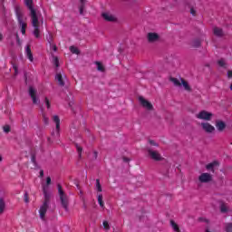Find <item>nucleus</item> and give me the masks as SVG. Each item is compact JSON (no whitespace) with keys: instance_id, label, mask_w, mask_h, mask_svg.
<instances>
[{"instance_id":"obj_1","label":"nucleus","mask_w":232,"mask_h":232,"mask_svg":"<svg viewBox=\"0 0 232 232\" xmlns=\"http://www.w3.org/2000/svg\"><path fill=\"white\" fill-rule=\"evenodd\" d=\"M43 191H44V204L40 208L39 214H40V218H42V220H44V217H46V212L48 211V208L50 206V198H52V196L50 195V193H48L46 187L43 188Z\"/></svg>"},{"instance_id":"obj_2","label":"nucleus","mask_w":232,"mask_h":232,"mask_svg":"<svg viewBox=\"0 0 232 232\" xmlns=\"http://www.w3.org/2000/svg\"><path fill=\"white\" fill-rule=\"evenodd\" d=\"M14 12H15V15H16L18 24L21 28L22 34L25 35L26 34V27L28 26V24H26V22H24V14H23V9H21L20 6L16 5L14 7Z\"/></svg>"},{"instance_id":"obj_3","label":"nucleus","mask_w":232,"mask_h":232,"mask_svg":"<svg viewBox=\"0 0 232 232\" xmlns=\"http://www.w3.org/2000/svg\"><path fill=\"white\" fill-rule=\"evenodd\" d=\"M57 188L62 207L63 208V209H65V211H68V196L66 195V193H64V190H63V186H61V184H58Z\"/></svg>"},{"instance_id":"obj_4","label":"nucleus","mask_w":232,"mask_h":232,"mask_svg":"<svg viewBox=\"0 0 232 232\" xmlns=\"http://www.w3.org/2000/svg\"><path fill=\"white\" fill-rule=\"evenodd\" d=\"M31 23L34 27L33 34L36 39H39L41 37V30L39 29V17L36 16H31Z\"/></svg>"},{"instance_id":"obj_5","label":"nucleus","mask_w":232,"mask_h":232,"mask_svg":"<svg viewBox=\"0 0 232 232\" xmlns=\"http://www.w3.org/2000/svg\"><path fill=\"white\" fill-rule=\"evenodd\" d=\"M149 157H150V159L152 160H155L156 162H160V160H163L164 158H162V156L160 155V153H159V151L157 150H153L151 149H147Z\"/></svg>"},{"instance_id":"obj_6","label":"nucleus","mask_w":232,"mask_h":232,"mask_svg":"<svg viewBox=\"0 0 232 232\" xmlns=\"http://www.w3.org/2000/svg\"><path fill=\"white\" fill-rule=\"evenodd\" d=\"M196 117L200 121H211V119H213V113L207 111H201L196 115Z\"/></svg>"},{"instance_id":"obj_7","label":"nucleus","mask_w":232,"mask_h":232,"mask_svg":"<svg viewBox=\"0 0 232 232\" xmlns=\"http://www.w3.org/2000/svg\"><path fill=\"white\" fill-rule=\"evenodd\" d=\"M53 121L56 124V131L53 132V137L57 139V137H60L61 135V119L59 118V116L54 115L53 116Z\"/></svg>"},{"instance_id":"obj_8","label":"nucleus","mask_w":232,"mask_h":232,"mask_svg":"<svg viewBox=\"0 0 232 232\" xmlns=\"http://www.w3.org/2000/svg\"><path fill=\"white\" fill-rule=\"evenodd\" d=\"M213 180V175L210 173L205 172L198 176V181L201 184H209Z\"/></svg>"},{"instance_id":"obj_9","label":"nucleus","mask_w":232,"mask_h":232,"mask_svg":"<svg viewBox=\"0 0 232 232\" xmlns=\"http://www.w3.org/2000/svg\"><path fill=\"white\" fill-rule=\"evenodd\" d=\"M24 3L30 11V17L37 16V12L34 8V0H24Z\"/></svg>"},{"instance_id":"obj_10","label":"nucleus","mask_w":232,"mask_h":232,"mask_svg":"<svg viewBox=\"0 0 232 232\" xmlns=\"http://www.w3.org/2000/svg\"><path fill=\"white\" fill-rule=\"evenodd\" d=\"M139 101L141 106L149 111H151L153 110V104H151V102H150L148 100L144 99V97L140 96Z\"/></svg>"},{"instance_id":"obj_11","label":"nucleus","mask_w":232,"mask_h":232,"mask_svg":"<svg viewBox=\"0 0 232 232\" xmlns=\"http://www.w3.org/2000/svg\"><path fill=\"white\" fill-rule=\"evenodd\" d=\"M147 41L150 44L158 43V41H160V36L157 33H149L147 34Z\"/></svg>"},{"instance_id":"obj_12","label":"nucleus","mask_w":232,"mask_h":232,"mask_svg":"<svg viewBox=\"0 0 232 232\" xmlns=\"http://www.w3.org/2000/svg\"><path fill=\"white\" fill-rule=\"evenodd\" d=\"M29 95L33 101V104H39V98H37V92L34 87H29Z\"/></svg>"},{"instance_id":"obj_13","label":"nucleus","mask_w":232,"mask_h":232,"mask_svg":"<svg viewBox=\"0 0 232 232\" xmlns=\"http://www.w3.org/2000/svg\"><path fill=\"white\" fill-rule=\"evenodd\" d=\"M201 128L206 133H213V131H215V127L209 122H202Z\"/></svg>"},{"instance_id":"obj_14","label":"nucleus","mask_w":232,"mask_h":232,"mask_svg":"<svg viewBox=\"0 0 232 232\" xmlns=\"http://www.w3.org/2000/svg\"><path fill=\"white\" fill-rule=\"evenodd\" d=\"M102 16L104 19V21H107L108 23H115V21H117V18L110 13H103Z\"/></svg>"},{"instance_id":"obj_15","label":"nucleus","mask_w":232,"mask_h":232,"mask_svg":"<svg viewBox=\"0 0 232 232\" xmlns=\"http://www.w3.org/2000/svg\"><path fill=\"white\" fill-rule=\"evenodd\" d=\"M226 122H224L223 121L218 120L216 121V128L218 130V131H219V133H222V131H224V130H226Z\"/></svg>"},{"instance_id":"obj_16","label":"nucleus","mask_w":232,"mask_h":232,"mask_svg":"<svg viewBox=\"0 0 232 232\" xmlns=\"http://www.w3.org/2000/svg\"><path fill=\"white\" fill-rule=\"evenodd\" d=\"M25 53H26L27 59H29L31 63H34V54L32 53V48H30V45L26 46Z\"/></svg>"},{"instance_id":"obj_17","label":"nucleus","mask_w":232,"mask_h":232,"mask_svg":"<svg viewBox=\"0 0 232 232\" xmlns=\"http://www.w3.org/2000/svg\"><path fill=\"white\" fill-rule=\"evenodd\" d=\"M218 166V161H213L211 163H208L206 165V169L208 171H212V173H215V167Z\"/></svg>"},{"instance_id":"obj_18","label":"nucleus","mask_w":232,"mask_h":232,"mask_svg":"<svg viewBox=\"0 0 232 232\" xmlns=\"http://www.w3.org/2000/svg\"><path fill=\"white\" fill-rule=\"evenodd\" d=\"M213 34H214V35H216L217 37H222V36H224V31H223L222 28H220V27H214V28H213Z\"/></svg>"},{"instance_id":"obj_19","label":"nucleus","mask_w":232,"mask_h":232,"mask_svg":"<svg viewBox=\"0 0 232 232\" xmlns=\"http://www.w3.org/2000/svg\"><path fill=\"white\" fill-rule=\"evenodd\" d=\"M55 80L58 82L60 86H64V80L63 79V74H61V72L56 74Z\"/></svg>"},{"instance_id":"obj_20","label":"nucleus","mask_w":232,"mask_h":232,"mask_svg":"<svg viewBox=\"0 0 232 232\" xmlns=\"http://www.w3.org/2000/svg\"><path fill=\"white\" fill-rule=\"evenodd\" d=\"M84 8H86V0H80V14L82 15L84 14Z\"/></svg>"},{"instance_id":"obj_21","label":"nucleus","mask_w":232,"mask_h":232,"mask_svg":"<svg viewBox=\"0 0 232 232\" xmlns=\"http://www.w3.org/2000/svg\"><path fill=\"white\" fill-rule=\"evenodd\" d=\"M5 208H6V204L5 203V200L0 198V215H3L5 213Z\"/></svg>"},{"instance_id":"obj_22","label":"nucleus","mask_w":232,"mask_h":232,"mask_svg":"<svg viewBox=\"0 0 232 232\" xmlns=\"http://www.w3.org/2000/svg\"><path fill=\"white\" fill-rule=\"evenodd\" d=\"M181 84L184 87V90H186V92H191V87L189 86V83L186 82V80L181 79Z\"/></svg>"},{"instance_id":"obj_23","label":"nucleus","mask_w":232,"mask_h":232,"mask_svg":"<svg viewBox=\"0 0 232 232\" xmlns=\"http://www.w3.org/2000/svg\"><path fill=\"white\" fill-rule=\"evenodd\" d=\"M170 226H171L173 231L180 232V228L179 227V225L175 221L170 220Z\"/></svg>"},{"instance_id":"obj_24","label":"nucleus","mask_w":232,"mask_h":232,"mask_svg":"<svg viewBox=\"0 0 232 232\" xmlns=\"http://www.w3.org/2000/svg\"><path fill=\"white\" fill-rule=\"evenodd\" d=\"M69 50L75 55H79V53H81V51H79V49L73 45L70 46Z\"/></svg>"},{"instance_id":"obj_25","label":"nucleus","mask_w":232,"mask_h":232,"mask_svg":"<svg viewBox=\"0 0 232 232\" xmlns=\"http://www.w3.org/2000/svg\"><path fill=\"white\" fill-rule=\"evenodd\" d=\"M13 66V70H14V76H17L19 74V67L15 64V63H11Z\"/></svg>"},{"instance_id":"obj_26","label":"nucleus","mask_w":232,"mask_h":232,"mask_svg":"<svg viewBox=\"0 0 232 232\" xmlns=\"http://www.w3.org/2000/svg\"><path fill=\"white\" fill-rule=\"evenodd\" d=\"M170 81L175 86H182V82H180L177 78H170Z\"/></svg>"},{"instance_id":"obj_27","label":"nucleus","mask_w":232,"mask_h":232,"mask_svg":"<svg viewBox=\"0 0 232 232\" xmlns=\"http://www.w3.org/2000/svg\"><path fill=\"white\" fill-rule=\"evenodd\" d=\"M201 44H202V43L200 42V40L196 39V40H193V42H192V46H193L194 48H199V46H200Z\"/></svg>"},{"instance_id":"obj_28","label":"nucleus","mask_w":232,"mask_h":232,"mask_svg":"<svg viewBox=\"0 0 232 232\" xmlns=\"http://www.w3.org/2000/svg\"><path fill=\"white\" fill-rule=\"evenodd\" d=\"M95 64L97 65L98 72H104V65L101 62H96Z\"/></svg>"},{"instance_id":"obj_29","label":"nucleus","mask_w":232,"mask_h":232,"mask_svg":"<svg viewBox=\"0 0 232 232\" xmlns=\"http://www.w3.org/2000/svg\"><path fill=\"white\" fill-rule=\"evenodd\" d=\"M96 189L100 193L102 192V186H101V180L99 179H96Z\"/></svg>"},{"instance_id":"obj_30","label":"nucleus","mask_w":232,"mask_h":232,"mask_svg":"<svg viewBox=\"0 0 232 232\" xmlns=\"http://www.w3.org/2000/svg\"><path fill=\"white\" fill-rule=\"evenodd\" d=\"M98 203L101 208H104V201H102V194L98 195Z\"/></svg>"},{"instance_id":"obj_31","label":"nucleus","mask_w":232,"mask_h":232,"mask_svg":"<svg viewBox=\"0 0 232 232\" xmlns=\"http://www.w3.org/2000/svg\"><path fill=\"white\" fill-rule=\"evenodd\" d=\"M53 63L56 68H59V58L57 56H53Z\"/></svg>"},{"instance_id":"obj_32","label":"nucleus","mask_w":232,"mask_h":232,"mask_svg":"<svg viewBox=\"0 0 232 232\" xmlns=\"http://www.w3.org/2000/svg\"><path fill=\"white\" fill-rule=\"evenodd\" d=\"M225 231L226 232H232V224L231 223L225 224Z\"/></svg>"},{"instance_id":"obj_33","label":"nucleus","mask_w":232,"mask_h":232,"mask_svg":"<svg viewBox=\"0 0 232 232\" xmlns=\"http://www.w3.org/2000/svg\"><path fill=\"white\" fill-rule=\"evenodd\" d=\"M31 161L33 162L34 168H37V160H35V154H31Z\"/></svg>"},{"instance_id":"obj_34","label":"nucleus","mask_w":232,"mask_h":232,"mask_svg":"<svg viewBox=\"0 0 232 232\" xmlns=\"http://www.w3.org/2000/svg\"><path fill=\"white\" fill-rule=\"evenodd\" d=\"M218 66H220L221 68H226V61H224V59H220L218 61Z\"/></svg>"},{"instance_id":"obj_35","label":"nucleus","mask_w":232,"mask_h":232,"mask_svg":"<svg viewBox=\"0 0 232 232\" xmlns=\"http://www.w3.org/2000/svg\"><path fill=\"white\" fill-rule=\"evenodd\" d=\"M220 211L221 213H227V207L226 206V204H222L220 206Z\"/></svg>"},{"instance_id":"obj_36","label":"nucleus","mask_w":232,"mask_h":232,"mask_svg":"<svg viewBox=\"0 0 232 232\" xmlns=\"http://www.w3.org/2000/svg\"><path fill=\"white\" fill-rule=\"evenodd\" d=\"M102 224L106 231L110 230V223H108V221L104 220Z\"/></svg>"},{"instance_id":"obj_37","label":"nucleus","mask_w":232,"mask_h":232,"mask_svg":"<svg viewBox=\"0 0 232 232\" xmlns=\"http://www.w3.org/2000/svg\"><path fill=\"white\" fill-rule=\"evenodd\" d=\"M44 102H45V105L47 106V109L50 110L52 105L50 103V100L48 99V97H45Z\"/></svg>"},{"instance_id":"obj_38","label":"nucleus","mask_w":232,"mask_h":232,"mask_svg":"<svg viewBox=\"0 0 232 232\" xmlns=\"http://www.w3.org/2000/svg\"><path fill=\"white\" fill-rule=\"evenodd\" d=\"M5 133H10V127L9 125H5L3 128Z\"/></svg>"},{"instance_id":"obj_39","label":"nucleus","mask_w":232,"mask_h":232,"mask_svg":"<svg viewBox=\"0 0 232 232\" xmlns=\"http://www.w3.org/2000/svg\"><path fill=\"white\" fill-rule=\"evenodd\" d=\"M43 117H44V124L45 125H48V123L50 122V120L48 119V117H46V115H43Z\"/></svg>"},{"instance_id":"obj_40","label":"nucleus","mask_w":232,"mask_h":232,"mask_svg":"<svg viewBox=\"0 0 232 232\" xmlns=\"http://www.w3.org/2000/svg\"><path fill=\"white\" fill-rule=\"evenodd\" d=\"M24 202L28 203L30 202V199L28 198V192H25L24 195Z\"/></svg>"},{"instance_id":"obj_41","label":"nucleus","mask_w":232,"mask_h":232,"mask_svg":"<svg viewBox=\"0 0 232 232\" xmlns=\"http://www.w3.org/2000/svg\"><path fill=\"white\" fill-rule=\"evenodd\" d=\"M149 144H150V146H159V144L157 142H155V140H149Z\"/></svg>"},{"instance_id":"obj_42","label":"nucleus","mask_w":232,"mask_h":232,"mask_svg":"<svg viewBox=\"0 0 232 232\" xmlns=\"http://www.w3.org/2000/svg\"><path fill=\"white\" fill-rule=\"evenodd\" d=\"M76 149L79 153V157H81V153H82V147H79V145H76Z\"/></svg>"},{"instance_id":"obj_43","label":"nucleus","mask_w":232,"mask_h":232,"mask_svg":"<svg viewBox=\"0 0 232 232\" xmlns=\"http://www.w3.org/2000/svg\"><path fill=\"white\" fill-rule=\"evenodd\" d=\"M46 184H47V186H50L52 184V178H50V177L46 178Z\"/></svg>"},{"instance_id":"obj_44","label":"nucleus","mask_w":232,"mask_h":232,"mask_svg":"<svg viewBox=\"0 0 232 232\" xmlns=\"http://www.w3.org/2000/svg\"><path fill=\"white\" fill-rule=\"evenodd\" d=\"M228 79H232V70L227 71Z\"/></svg>"},{"instance_id":"obj_45","label":"nucleus","mask_w":232,"mask_h":232,"mask_svg":"<svg viewBox=\"0 0 232 232\" xmlns=\"http://www.w3.org/2000/svg\"><path fill=\"white\" fill-rule=\"evenodd\" d=\"M191 15H197V11H195L193 8L190 9Z\"/></svg>"},{"instance_id":"obj_46","label":"nucleus","mask_w":232,"mask_h":232,"mask_svg":"<svg viewBox=\"0 0 232 232\" xmlns=\"http://www.w3.org/2000/svg\"><path fill=\"white\" fill-rule=\"evenodd\" d=\"M51 48H52V50H53V52H57V45L52 44Z\"/></svg>"},{"instance_id":"obj_47","label":"nucleus","mask_w":232,"mask_h":232,"mask_svg":"<svg viewBox=\"0 0 232 232\" xmlns=\"http://www.w3.org/2000/svg\"><path fill=\"white\" fill-rule=\"evenodd\" d=\"M40 177H44V170H40Z\"/></svg>"},{"instance_id":"obj_48","label":"nucleus","mask_w":232,"mask_h":232,"mask_svg":"<svg viewBox=\"0 0 232 232\" xmlns=\"http://www.w3.org/2000/svg\"><path fill=\"white\" fill-rule=\"evenodd\" d=\"M123 161H124V162H130V159H128V158H123Z\"/></svg>"},{"instance_id":"obj_49","label":"nucleus","mask_w":232,"mask_h":232,"mask_svg":"<svg viewBox=\"0 0 232 232\" xmlns=\"http://www.w3.org/2000/svg\"><path fill=\"white\" fill-rule=\"evenodd\" d=\"M205 232H211V230L208 228V227H207L205 228Z\"/></svg>"},{"instance_id":"obj_50","label":"nucleus","mask_w":232,"mask_h":232,"mask_svg":"<svg viewBox=\"0 0 232 232\" xmlns=\"http://www.w3.org/2000/svg\"><path fill=\"white\" fill-rule=\"evenodd\" d=\"M0 41H3V34L0 32Z\"/></svg>"},{"instance_id":"obj_51","label":"nucleus","mask_w":232,"mask_h":232,"mask_svg":"<svg viewBox=\"0 0 232 232\" xmlns=\"http://www.w3.org/2000/svg\"><path fill=\"white\" fill-rule=\"evenodd\" d=\"M94 158L97 159V151H94Z\"/></svg>"},{"instance_id":"obj_52","label":"nucleus","mask_w":232,"mask_h":232,"mask_svg":"<svg viewBox=\"0 0 232 232\" xmlns=\"http://www.w3.org/2000/svg\"><path fill=\"white\" fill-rule=\"evenodd\" d=\"M83 207H84V208L86 209V203H83Z\"/></svg>"},{"instance_id":"obj_53","label":"nucleus","mask_w":232,"mask_h":232,"mask_svg":"<svg viewBox=\"0 0 232 232\" xmlns=\"http://www.w3.org/2000/svg\"><path fill=\"white\" fill-rule=\"evenodd\" d=\"M1 160H3V157L2 156H0V162H1Z\"/></svg>"},{"instance_id":"obj_54","label":"nucleus","mask_w":232,"mask_h":232,"mask_svg":"<svg viewBox=\"0 0 232 232\" xmlns=\"http://www.w3.org/2000/svg\"><path fill=\"white\" fill-rule=\"evenodd\" d=\"M50 37H51V41H52V34H50Z\"/></svg>"},{"instance_id":"obj_55","label":"nucleus","mask_w":232,"mask_h":232,"mask_svg":"<svg viewBox=\"0 0 232 232\" xmlns=\"http://www.w3.org/2000/svg\"><path fill=\"white\" fill-rule=\"evenodd\" d=\"M230 144H231V146H232V141H231V143H230Z\"/></svg>"}]
</instances>
